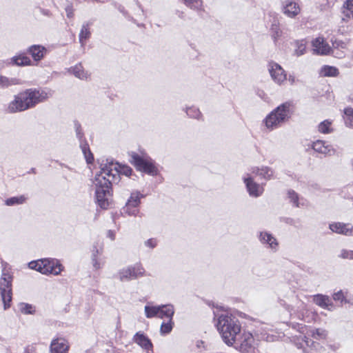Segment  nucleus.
Segmentation results:
<instances>
[{
  "mask_svg": "<svg viewBox=\"0 0 353 353\" xmlns=\"http://www.w3.org/2000/svg\"><path fill=\"white\" fill-rule=\"evenodd\" d=\"M52 91L48 88H28L13 96L8 103L7 111L17 113L34 108L52 96Z\"/></svg>",
  "mask_w": 353,
  "mask_h": 353,
  "instance_id": "obj_1",
  "label": "nucleus"
},
{
  "mask_svg": "<svg viewBox=\"0 0 353 353\" xmlns=\"http://www.w3.org/2000/svg\"><path fill=\"white\" fill-rule=\"evenodd\" d=\"M117 173V165L107 161L105 163H101L100 172L95 175L94 184L96 188V200L101 208L106 209L110 205V185L115 179Z\"/></svg>",
  "mask_w": 353,
  "mask_h": 353,
  "instance_id": "obj_2",
  "label": "nucleus"
},
{
  "mask_svg": "<svg viewBox=\"0 0 353 353\" xmlns=\"http://www.w3.org/2000/svg\"><path fill=\"white\" fill-rule=\"evenodd\" d=\"M216 327L223 341L228 345L233 344L234 339L241 330L238 320L228 314L219 316Z\"/></svg>",
  "mask_w": 353,
  "mask_h": 353,
  "instance_id": "obj_3",
  "label": "nucleus"
},
{
  "mask_svg": "<svg viewBox=\"0 0 353 353\" xmlns=\"http://www.w3.org/2000/svg\"><path fill=\"white\" fill-rule=\"evenodd\" d=\"M290 103H284L267 115L263 121L267 129L273 130L281 127L287 121L290 115Z\"/></svg>",
  "mask_w": 353,
  "mask_h": 353,
  "instance_id": "obj_4",
  "label": "nucleus"
},
{
  "mask_svg": "<svg viewBox=\"0 0 353 353\" xmlns=\"http://www.w3.org/2000/svg\"><path fill=\"white\" fill-rule=\"evenodd\" d=\"M232 345L241 353H253L257 345V341L251 332L241 330L234 339Z\"/></svg>",
  "mask_w": 353,
  "mask_h": 353,
  "instance_id": "obj_5",
  "label": "nucleus"
},
{
  "mask_svg": "<svg viewBox=\"0 0 353 353\" xmlns=\"http://www.w3.org/2000/svg\"><path fill=\"white\" fill-rule=\"evenodd\" d=\"M30 269L35 270L43 274H59L63 270L62 265L55 259H44L29 263Z\"/></svg>",
  "mask_w": 353,
  "mask_h": 353,
  "instance_id": "obj_6",
  "label": "nucleus"
},
{
  "mask_svg": "<svg viewBox=\"0 0 353 353\" xmlns=\"http://www.w3.org/2000/svg\"><path fill=\"white\" fill-rule=\"evenodd\" d=\"M130 162L134 164L137 170L150 175L155 176L158 174V170L154 165V162L148 157H141L132 152L130 154Z\"/></svg>",
  "mask_w": 353,
  "mask_h": 353,
  "instance_id": "obj_7",
  "label": "nucleus"
},
{
  "mask_svg": "<svg viewBox=\"0 0 353 353\" xmlns=\"http://www.w3.org/2000/svg\"><path fill=\"white\" fill-rule=\"evenodd\" d=\"M145 274L143 268L139 264L129 265L121 268L117 274V277L121 282H128L143 276Z\"/></svg>",
  "mask_w": 353,
  "mask_h": 353,
  "instance_id": "obj_8",
  "label": "nucleus"
},
{
  "mask_svg": "<svg viewBox=\"0 0 353 353\" xmlns=\"http://www.w3.org/2000/svg\"><path fill=\"white\" fill-rule=\"evenodd\" d=\"M142 196L139 192H132L125 206L123 208V212L130 216H136L139 212V210L137 208L140 203V198Z\"/></svg>",
  "mask_w": 353,
  "mask_h": 353,
  "instance_id": "obj_9",
  "label": "nucleus"
},
{
  "mask_svg": "<svg viewBox=\"0 0 353 353\" xmlns=\"http://www.w3.org/2000/svg\"><path fill=\"white\" fill-rule=\"evenodd\" d=\"M244 183H245L248 192L251 196L259 197L263 192V188L261 185L256 183L252 176L247 174L243 177Z\"/></svg>",
  "mask_w": 353,
  "mask_h": 353,
  "instance_id": "obj_10",
  "label": "nucleus"
},
{
  "mask_svg": "<svg viewBox=\"0 0 353 353\" xmlns=\"http://www.w3.org/2000/svg\"><path fill=\"white\" fill-rule=\"evenodd\" d=\"M329 228L338 234L353 236V225L350 223L333 222L329 225Z\"/></svg>",
  "mask_w": 353,
  "mask_h": 353,
  "instance_id": "obj_11",
  "label": "nucleus"
},
{
  "mask_svg": "<svg viewBox=\"0 0 353 353\" xmlns=\"http://www.w3.org/2000/svg\"><path fill=\"white\" fill-rule=\"evenodd\" d=\"M269 72L273 81L277 84H281L286 80V74L280 65L270 63Z\"/></svg>",
  "mask_w": 353,
  "mask_h": 353,
  "instance_id": "obj_12",
  "label": "nucleus"
},
{
  "mask_svg": "<svg viewBox=\"0 0 353 353\" xmlns=\"http://www.w3.org/2000/svg\"><path fill=\"white\" fill-rule=\"evenodd\" d=\"M258 239L261 243L265 245L268 248L276 252L278 249L279 243L277 239L270 233L263 231L260 232Z\"/></svg>",
  "mask_w": 353,
  "mask_h": 353,
  "instance_id": "obj_13",
  "label": "nucleus"
},
{
  "mask_svg": "<svg viewBox=\"0 0 353 353\" xmlns=\"http://www.w3.org/2000/svg\"><path fill=\"white\" fill-rule=\"evenodd\" d=\"M313 51L315 54L327 55L331 52V48L323 37H318L312 41Z\"/></svg>",
  "mask_w": 353,
  "mask_h": 353,
  "instance_id": "obj_14",
  "label": "nucleus"
},
{
  "mask_svg": "<svg viewBox=\"0 0 353 353\" xmlns=\"http://www.w3.org/2000/svg\"><path fill=\"white\" fill-rule=\"evenodd\" d=\"M50 353H68L69 345L63 338H57L52 341L50 347Z\"/></svg>",
  "mask_w": 353,
  "mask_h": 353,
  "instance_id": "obj_15",
  "label": "nucleus"
},
{
  "mask_svg": "<svg viewBox=\"0 0 353 353\" xmlns=\"http://www.w3.org/2000/svg\"><path fill=\"white\" fill-rule=\"evenodd\" d=\"M312 149L315 152L324 155L331 156L335 154V150L332 145L322 140H317L313 142Z\"/></svg>",
  "mask_w": 353,
  "mask_h": 353,
  "instance_id": "obj_16",
  "label": "nucleus"
},
{
  "mask_svg": "<svg viewBox=\"0 0 353 353\" xmlns=\"http://www.w3.org/2000/svg\"><path fill=\"white\" fill-rule=\"evenodd\" d=\"M133 341L142 348L145 350L148 353L152 352V343L144 334L137 332L134 336Z\"/></svg>",
  "mask_w": 353,
  "mask_h": 353,
  "instance_id": "obj_17",
  "label": "nucleus"
},
{
  "mask_svg": "<svg viewBox=\"0 0 353 353\" xmlns=\"http://www.w3.org/2000/svg\"><path fill=\"white\" fill-rule=\"evenodd\" d=\"M28 52L35 61H39L44 57L47 50L43 46L32 45L28 48Z\"/></svg>",
  "mask_w": 353,
  "mask_h": 353,
  "instance_id": "obj_18",
  "label": "nucleus"
},
{
  "mask_svg": "<svg viewBox=\"0 0 353 353\" xmlns=\"http://www.w3.org/2000/svg\"><path fill=\"white\" fill-rule=\"evenodd\" d=\"M299 6L293 1H287L283 7V13L288 17L294 18L300 12Z\"/></svg>",
  "mask_w": 353,
  "mask_h": 353,
  "instance_id": "obj_19",
  "label": "nucleus"
},
{
  "mask_svg": "<svg viewBox=\"0 0 353 353\" xmlns=\"http://www.w3.org/2000/svg\"><path fill=\"white\" fill-rule=\"evenodd\" d=\"M252 173L254 174L255 175L259 176L262 179L270 180L272 179L274 172L269 167L262 166L261 168H253Z\"/></svg>",
  "mask_w": 353,
  "mask_h": 353,
  "instance_id": "obj_20",
  "label": "nucleus"
},
{
  "mask_svg": "<svg viewBox=\"0 0 353 353\" xmlns=\"http://www.w3.org/2000/svg\"><path fill=\"white\" fill-rule=\"evenodd\" d=\"M174 314V306L171 304L159 305L158 317L161 319L167 318L172 319Z\"/></svg>",
  "mask_w": 353,
  "mask_h": 353,
  "instance_id": "obj_21",
  "label": "nucleus"
},
{
  "mask_svg": "<svg viewBox=\"0 0 353 353\" xmlns=\"http://www.w3.org/2000/svg\"><path fill=\"white\" fill-rule=\"evenodd\" d=\"M313 301L324 309H329V306L332 305V302L329 296L323 294H316L313 296Z\"/></svg>",
  "mask_w": 353,
  "mask_h": 353,
  "instance_id": "obj_22",
  "label": "nucleus"
},
{
  "mask_svg": "<svg viewBox=\"0 0 353 353\" xmlns=\"http://www.w3.org/2000/svg\"><path fill=\"white\" fill-rule=\"evenodd\" d=\"M21 84V80L17 78H9L0 75V88L4 89L10 86Z\"/></svg>",
  "mask_w": 353,
  "mask_h": 353,
  "instance_id": "obj_23",
  "label": "nucleus"
},
{
  "mask_svg": "<svg viewBox=\"0 0 353 353\" xmlns=\"http://www.w3.org/2000/svg\"><path fill=\"white\" fill-rule=\"evenodd\" d=\"M10 63L18 66L30 65L32 64L30 58L23 54L13 57L10 59Z\"/></svg>",
  "mask_w": 353,
  "mask_h": 353,
  "instance_id": "obj_24",
  "label": "nucleus"
},
{
  "mask_svg": "<svg viewBox=\"0 0 353 353\" xmlns=\"http://www.w3.org/2000/svg\"><path fill=\"white\" fill-rule=\"evenodd\" d=\"M70 71L77 78L85 80L89 77V74L85 71L81 63L76 65L70 69Z\"/></svg>",
  "mask_w": 353,
  "mask_h": 353,
  "instance_id": "obj_25",
  "label": "nucleus"
},
{
  "mask_svg": "<svg viewBox=\"0 0 353 353\" xmlns=\"http://www.w3.org/2000/svg\"><path fill=\"white\" fill-rule=\"evenodd\" d=\"M1 298L3 303L4 309L6 310L10 307V303L12 300V290L11 288H6L1 287Z\"/></svg>",
  "mask_w": 353,
  "mask_h": 353,
  "instance_id": "obj_26",
  "label": "nucleus"
},
{
  "mask_svg": "<svg viewBox=\"0 0 353 353\" xmlns=\"http://www.w3.org/2000/svg\"><path fill=\"white\" fill-rule=\"evenodd\" d=\"M306 334L316 340L325 339L327 336V332L325 330L322 328H316L310 330L306 332Z\"/></svg>",
  "mask_w": 353,
  "mask_h": 353,
  "instance_id": "obj_27",
  "label": "nucleus"
},
{
  "mask_svg": "<svg viewBox=\"0 0 353 353\" xmlns=\"http://www.w3.org/2000/svg\"><path fill=\"white\" fill-rule=\"evenodd\" d=\"M345 17L353 19V0H346L342 7Z\"/></svg>",
  "mask_w": 353,
  "mask_h": 353,
  "instance_id": "obj_28",
  "label": "nucleus"
},
{
  "mask_svg": "<svg viewBox=\"0 0 353 353\" xmlns=\"http://www.w3.org/2000/svg\"><path fill=\"white\" fill-rule=\"evenodd\" d=\"M27 200V198L24 195H20L18 196H13L7 199L5 201V204L8 206H12L16 205H21L24 203Z\"/></svg>",
  "mask_w": 353,
  "mask_h": 353,
  "instance_id": "obj_29",
  "label": "nucleus"
},
{
  "mask_svg": "<svg viewBox=\"0 0 353 353\" xmlns=\"http://www.w3.org/2000/svg\"><path fill=\"white\" fill-rule=\"evenodd\" d=\"M339 73V70L334 66L325 65L321 69V74L324 77H336Z\"/></svg>",
  "mask_w": 353,
  "mask_h": 353,
  "instance_id": "obj_30",
  "label": "nucleus"
},
{
  "mask_svg": "<svg viewBox=\"0 0 353 353\" xmlns=\"http://www.w3.org/2000/svg\"><path fill=\"white\" fill-rule=\"evenodd\" d=\"M159 305H145L144 310L147 318L158 317Z\"/></svg>",
  "mask_w": 353,
  "mask_h": 353,
  "instance_id": "obj_31",
  "label": "nucleus"
},
{
  "mask_svg": "<svg viewBox=\"0 0 353 353\" xmlns=\"http://www.w3.org/2000/svg\"><path fill=\"white\" fill-rule=\"evenodd\" d=\"M90 36V32L88 23L83 24L79 33V42L82 46L85 45V40L88 39Z\"/></svg>",
  "mask_w": 353,
  "mask_h": 353,
  "instance_id": "obj_32",
  "label": "nucleus"
},
{
  "mask_svg": "<svg viewBox=\"0 0 353 353\" xmlns=\"http://www.w3.org/2000/svg\"><path fill=\"white\" fill-rule=\"evenodd\" d=\"M318 130L323 134H329L333 131L332 127V121L330 120H325L320 123L318 125Z\"/></svg>",
  "mask_w": 353,
  "mask_h": 353,
  "instance_id": "obj_33",
  "label": "nucleus"
},
{
  "mask_svg": "<svg viewBox=\"0 0 353 353\" xmlns=\"http://www.w3.org/2000/svg\"><path fill=\"white\" fill-rule=\"evenodd\" d=\"M1 280L2 281L1 287L6 288H11L12 276L10 275L8 270H3Z\"/></svg>",
  "mask_w": 353,
  "mask_h": 353,
  "instance_id": "obj_34",
  "label": "nucleus"
},
{
  "mask_svg": "<svg viewBox=\"0 0 353 353\" xmlns=\"http://www.w3.org/2000/svg\"><path fill=\"white\" fill-rule=\"evenodd\" d=\"M345 122L347 126L353 127V108H347L344 110Z\"/></svg>",
  "mask_w": 353,
  "mask_h": 353,
  "instance_id": "obj_35",
  "label": "nucleus"
},
{
  "mask_svg": "<svg viewBox=\"0 0 353 353\" xmlns=\"http://www.w3.org/2000/svg\"><path fill=\"white\" fill-rule=\"evenodd\" d=\"M81 148L88 163H91L94 160L93 155L87 144H81Z\"/></svg>",
  "mask_w": 353,
  "mask_h": 353,
  "instance_id": "obj_36",
  "label": "nucleus"
},
{
  "mask_svg": "<svg viewBox=\"0 0 353 353\" xmlns=\"http://www.w3.org/2000/svg\"><path fill=\"white\" fill-rule=\"evenodd\" d=\"M185 4L194 10H200L202 8L203 2L201 0H183Z\"/></svg>",
  "mask_w": 353,
  "mask_h": 353,
  "instance_id": "obj_37",
  "label": "nucleus"
},
{
  "mask_svg": "<svg viewBox=\"0 0 353 353\" xmlns=\"http://www.w3.org/2000/svg\"><path fill=\"white\" fill-rule=\"evenodd\" d=\"M114 165H117V173L115 174V177L117 176V175H118L119 173H121L123 174H125V176H130L132 172V170L131 168H130L129 166H126V165H123V166H121L120 165H119L118 163H114L113 161H112Z\"/></svg>",
  "mask_w": 353,
  "mask_h": 353,
  "instance_id": "obj_38",
  "label": "nucleus"
},
{
  "mask_svg": "<svg viewBox=\"0 0 353 353\" xmlns=\"http://www.w3.org/2000/svg\"><path fill=\"white\" fill-rule=\"evenodd\" d=\"M288 198L293 205L296 207L300 206L299 195L294 190H290L288 191Z\"/></svg>",
  "mask_w": 353,
  "mask_h": 353,
  "instance_id": "obj_39",
  "label": "nucleus"
},
{
  "mask_svg": "<svg viewBox=\"0 0 353 353\" xmlns=\"http://www.w3.org/2000/svg\"><path fill=\"white\" fill-rule=\"evenodd\" d=\"M186 114L190 117L197 119H200V117H201V112L199 111V110L198 108H196L195 107H191V108H187Z\"/></svg>",
  "mask_w": 353,
  "mask_h": 353,
  "instance_id": "obj_40",
  "label": "nucleus"
},
{
  "mask_svg": "<svg viewBox=\"0 0 353 353\" xmlns=\"http://www.w3.org/2000/svg\"><path fill=\"white\" fill-rule=\"evenodd\" d=\"M172 319H168V322L163 323L161 325L160 332L162 334H166L170 333L172 330Z\"/></svg>",
  "mask_w": 353,
  "mask_h": 353,
  "instance_id": "obj_41",
  "label": "nucleus"
},
{
  "mask_svg": "<svg viewBox=\"0 0 353 353\" xmlns=\"http://www.w3.org/2000/svg\"><path fill=\"white\" fill-rule=\"evenodd\" d=\"M306 50L305 43L303 41H298L296 43V48L294 50V54L299 57L305 54Z\"/></svg>",
  "mask_w": 353,
  "mask_h": 353,
  "instance_id": "obj_42",
  "label": "nucleus"
},
{
  "mask_svg": "<svg viewBox=\"0 0 353 353\" xmlns=\"http://www.w3.org/2000/svg\"><path fill=\"white\" fill-rule=\"evenodd\" d=\"M339 256L344 259L353 260V250L343 249L341 250Z\"/></svg>",
  "mask_w": 353,
  "mask_h": 353,
  "instance_id": "obj_43",
  "label": "nucleus"
},
{
  "mask_svg": "<svg viewBox=\"0 0 353 353\" xmlns=\"http://www.w3.org/2000/svg\"><path fill=\"white\" fill-rule=\"evenodd\" d=\"M19 309L22 313L26 314H32L34 311L33 307L31 305L23 303L19 305Z\"/></svg>",
  "mask_w": 353,
  "mask_h": 353,
  "instance_id": "obj_44",
  "label": "nucleus"
},
{
  "mask_svg": "<svg viewBox=\"0 0 353 353\" xmlns=\"http://www.w3.org/2000/svg\"><path fill=\"white\" fill-rule=\"evenodd\" d=\"M271 31H272V37L274 39V42H276L277 39L281 35V31L280 30L279 28L276 24H273L272 26Z\"/></svg>",
  "mask_w": 353,
  "mask_h": 353,
  "instance_id": "obj_45",
  "label": "nucleus"
},
{
  "mask_svg": "<svg viewBox=\"0 0 353 353\" xmlns=\"http://www.w3.org/2000/svg\"><path fill=\"white\" fill-rule=\"evenodd\" d=\"M92 260L93 267L96 270H99L102 267L101 263L99 261L98 258L96 257V255L94 253L92 255Z\"/></svg>",
  "mask_w": 353,
  "mask_h": 353,
  "instance_id": "obj_46",
  "label": "nucleus"
},
{
  "mask_svg": "<svg viewBox=\"0 0 353 353\" xmlns=\"http://www.w3.org/2000/svg\"><path fill=\"white\" fill-rule=\"evenodd\" d=\"M345 46H346L345 43L343 41H341V40H336V39L334 41H332V47H333L334 50L336 49V48H337V49L338 48L343 49V48H345Z\"/></svg>",
  "mask_w": 353,
  "mask_h": 353,
  "instance_id": "obj_47",
  "label": "nucleus"
},
{
  "mask_svg": "<svg viewBox=\"0 0 353 353\" xmlns=\"http://www.w3.org/2000/svg\"><path fill=\"white\" fill-rule=\"evenodd\" d=\"M157 245V241L155 239H150L145 241V245L153 249Z\"/></svg>",
  "mask_w": 353,
  "mask_h": 353,
  "instance_id": "obj_48",
  "label": "nucleus"
},
{
  "mask_svg": "<svg viewBox=\"0 0 353 353\" xmlns=\"http://www.w3.org/2000/svg\"><path fill=\"white\" fill-rule=\"evenodd\" d=\"M102 251H103L102 246L99 245L98 243H97L96 245H93V249L92 250V255L94 253L96 255V257H97V256L99 254H101L102 253Z\"/></svg>",
  "mask_w": 353,
  "mask_h": 353,
  "instance_id": "obj_49",
  "label": "nucleus"
},
{
  "mask_svg": "<svg viewBox=\"0 0 353 353\" xmlns=\"http://www.w3.org/2000/svg\"><path fill=\"white\" fill-rule=\"evenodd\" d=\"M344 296L342 291H339L333 294V299L335 301H343Z\"/></svg>",
  "mask_w": 353,
  "mask_h": 353,
  "instance_id": "obj_50",
  "label": "nucleus"
},
{
  "mask_svg": "<svg viewBox=\"0 0 353 353\" xmlns=\"http://www.w3.org/2000/svg\"><path fill=\"white\" fill-rule=\"evenodd\" d=\"M75 129L77 137L81 140L83 137V134L81 132V126L79 123H75Z\"/></svg>",
  "mask_w": 353,
  "mask_h": 353,
  "instance_id": "obj_51",
  "label": "nucleus"
},
{
  "mask_svg": "<svg viewBox=\"0 0 353 353\" xmlns=\"http://www.w3.org/2000/svg\"><path fill=\"white\" fill-rule=\"evenodd\" d=\"M330 52H332V54L336 57L341 58L344 57V53L343 52H337L336 53H334V50L331 49Z\"/></svg>",
  "mask_w": 353,
  "mask_h": 353,
  "instance_id": "obj_52",
  "label": "nucleus"
},
{
  "mask_svg": "<svg viewBox=\"0 0 353 353\" xmlns=\"http://www.w3.org/2000/svg\"><path fill=\"white\" fill-rule=\"evenodd\" d=\"M348 196L353 200V185L347 188Z\"/></svg>",
  "mask_w": 353,
  "mask_h": 353,
  "instance_id": "obj_53",
  "label": "nucleus"
},
{
  "mask_svg": "<svg viewBox=\"0 0 353 353\" xmlns=\"http://www.w3.org/2000/svg\"><path fill=\"white\" fill-rule=\"evenodd\" d=\"M108 236L111 239V240H114L115 239V235L114 234L113 232L112 231H108Z\"/></svg>",
  "mask_w": 353,
  "mask_h": 353,
  "instance_id": "obj_54",
  "label": "nucleus"
},
{
  "mask_svg": "<svg viewBox=\"0 0 353 353\" xmlns=\"http://www.w3.org/2000/svg\"><path fill=\"white\" fill-rule=\"evenodd\" d=\"M67 16L68 17H72V12L70 9L68 8L66 9Z\"/></svg>",
  "mask_w": 353,
  "mask_h": 353,
  "instance_id": "obj_55",
  "label": "nucleus"
},
{
  "mask_svg": "<svg viewBox=\"0 0 353 353\" xmlns=\"http://www.w3.org/2000/svg\"><path fill=\"white\" fill-rule=\"evenodd\" d=\"M289 81L291 83V84H294L295 82V77L293 76H290Z\"/></svg>",
  "mask_w": 353,
  "mask_h": 353,
  "instance_id": "obj_56",
  "label": "nucleus"
},
{
  "mask_svg": "<svg viewBox=\"0 0 353 353\" xmlns=\"http://www.w3.org/2000/svg\"><path fill=\"white\" fill-rule=\"evenodd\" d=\"M203 345V342L202 341H198L196 342V347L200 348Z\"/></svg>",
  "mask_w": 353,
  "mask_h": 353,
  "instance_id": "obj_57",
  "label": "nucleus"
}]
</instances>
